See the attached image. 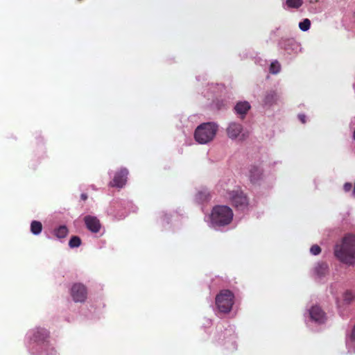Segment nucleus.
Returning a JSON list of instances; mask_svg holds the SVG:
<instances>
[{"label":"nucleus","instance_id":"obj_29","mask_svg":"<svg viewBox=\"0 0 355 355\" xmlns=\"http://www.w3.org/2000/svg\"><path fill=\"white\" fill-rule=\"evenodd\" d=\"M352 184L350 182H346L343 185V189L345 192H349L352 190Z\"/></svg>","mask_w":355,"mask_h":355},{"label":"nucleus","instance_id":"obj_10","mask_svg":"<svg viewBox=\"0 0 355 355\" xmlns=\"http://www.w3.org/2000/svg\"><path fill=\"white\" fill-rule=\"evenodd\" d=\"M87 288L82 284H74L71 288V295L75 302H84L87 298Z\"/></svg>","mask_w":355,"mask_h":355},{"label":"nucleus","instance_id":"obj_11","mask_svg":"<svg viewBox=\"0 0 355 355\" xmlns=\"http://www.w3.org/2000/svg\"><path fill=\"white\" fill-rule=\"evenodd\" d=\"M226 132L228 137L232 140L238 138L243 139L245 136L243 125L237 122L230 123L227 127Z\"/></svg>","mask_w":355,"mask_h":355},{"label":"nucleus","instance_id":"obj_33","mask_svg":"<svg viewBox=\"0 0 355 355\" xmlns=\"http://www.w3.org/2000/svg\"><path fill=\"white\" fill-rule=\"evenodd\" d=\"M80 198L83 200H86L87 199V195L86 193H82L80 196Z\"/></svg>","mask_w":355,"mask_h":355},{"label":"nucleus","instance_id":"obj_23","mask_svg":"<svg viewBox=\"0 0 355 355\" xmlns=\"http://www.w3.org/2000/svg\"><path fill=\"white\" fill-rule=\"evenodd\" d=\"M303 4V0H286V5L289 8L298 9Z\"/></svg>","mask_w":355,"mask_h":355},{"label":"nucleus","instance_id":"obj_15","mask_svg":"<svg viewBox=\"0 0 355 355\" xmlns=\"http://www.w3.org/2000/svg\"><path fill=\"white\" fill-rule=\"evenodd\" d=\"M251 106L248 101H241L234 106V111L240 119H243Z\"/></svg>","mask_w":355,"mask_h":355},{"label":"nucleus","instance_id":"obj_31","mask_svg":"<svg viewBox=\"0 0 355 355\" xmlns=\"http://www.w3.org/2000/svg\"><path fill=\"white\" fill-rule=\"evenodd\" d=\"M255 62L260 64L261 66H264L266 64V60H263L261 58H257Z\"/></svg>","mask_w":355,"mask_h":355},{"label":"nucleus","instance_id":"obj_37","mask_svg":"<svg viewBox=\"0 0 355 355\" xmlns=\"http://www.w3.org/2000/svg\"><path fill=\"white\" fill-rule=\"evenodd\" d=\"M352 137H353V139L355 141V130L353 132Z\"/></svg>","mask_w":355,"mask_h":355},{"label":"nucleus","instance_id":"obj_13","mask_svg":"<svg viewBox=\"0 0 355 355\" xmlns=\"http://www.w3.org/2000/svg\"><path fill=\"white\" fill-rule=\"evenodd\" d=\"M84 223L86 227L92 233H98L101 228L100 220L94 216H85Z\"/></svg>","mask_w":355,"mask_h":355},{"label":"nucleus","instance_id":"obj_3","mask_svg":"<svg viewBox=\"0 0 355 355\" xmlns=\"http://www.w3.org/2000/svg\"><path fill=\"white\" fill-rule=\"evenodd\" d=\"M334 255L342 263L349 266L355 264V235L347 234L340 244L334 247Z\"/></svg>","mask_w":355,"mask_h":355},{"label":"nucleus","instance_id":"obj_24","mask_svg":"<svg viewBox=\"0 0 355 355\" xmlns=\"http://www.w3.org/2000/svg\"><path fill=\"white\" fill-rule=\"evenodd\" d=\"M269 71L272 74H277L281 71V64L277 60L272 61L270 64Z\"/></svg>","mask_w":355,"mask_h":355},{"label":"nucleus","instance_id":"obj_36","mask_svg":"<svg viewBox=\"0 0 355 355\" xmlns=\"http://www.w3.org/2000/svg\"><path fill=\"white\" fill-rule=\"evenodd\" d=\"M125 215H121V216L119 217V218H118V219H119V220H120V219H122V218H125Z\"/></svg>","mask_w":355,"mask_h":355},{"label":"nucleus","instance_id":"obj_27","mask_svg":"<svg viewBox=\"0 0 355 355\" xmlns=\"http://www.w3.org/2000/svg\"><path fill=\"white\" fill-rule=\"evenodd\" d=\"M321 249L319 245H313L310 248V252L313 255H318L320 253Z\"/></svg>","mask_w":355,"mask_h":355},{"label":"nucleus","instance_id":"obj_12","mask_svg":"<svg viewBox=\"0 0 355 355\" xmlns=\"http://www.w3.org/2000/svg\"><path fill=\"white\" fill-rule=\"evenodd\" d=\"M128 175V169L122 168L119 172L116 173L112 182H110V184L112 187L122 188L125 184Z\"/></svg>","mask_w":355,"mask_h":355},{"label":"nucleus","instance_id":"obj_6","mask_svg":"<svg viewBox=\"0 0 355 355\" xmlns=\"http://www.w3.org/2000/svg\"><path fill=\"white\" fill-rule=\"evenodd\" d=\"M234 295L233 293L227 289L222 290L215 299L216 305L219 313H227L234 304Z\"/></svg>","mask_w":355,"mask_h":355},{"label":"nucleus","instance_id":"obj_19","mask_svg":"<svg viewBox=\"0 0 355 355\" xmlns=\"http://www.w3.org/2000/svg\"><path fill=\"white\" fill-rule=\"evenodd\" d=\"M69 233L67 227L65 225H60L53 230V234L58 239L65 238Z\"/></svg>","mask_w":355,"mask_h":355},{"label":"nucleus","instance_id":"obj_17","mask_svg":"<svg viewBox=\"0 0 355 355\" xmlns=\"http://www.w3.org/2000/svg\"><path fill=\"white\" fill-rule=\"evenodd\" d=\"M329 272L328 264L325 262H318L314 267V273L320 279Z\"/></svg>","mask_w":355,"mask_h":355},{"label":"nucleus","instance_id":"obj_26","mask_svg":"<svg viewBox=\"0 0 355 355\" xmlns=\"http://www.w3.org/2000/svg\"><path fill=\"white\" fill-rule=\"evenodd\" d=\"M299 28L302 31H307L311 28V21L310 19L306 18L304 19L302 21L299 23Z\"/></svg>","mask_w":355,"mask_h":355},{"label":"nucleus","instance_id":"obj_1","mask_svg":"<svg viewBox=\"0 0 355 355\" xmlns=\"http://www.w3.org/2000/svg\"><path fill=\"white\" fill-rule=\"evenodd\" d=\"M26 347L31 355H56L55 347L50 343L49 331L42 327H36L28 331Z\"/></svg>","mask_w":355,"mask_h":355},{"label":"nucleus","instance_id":"obj_35","mask_svg":"<svg viewBox=\"0 0 355 355\" xmlns=\"http://www.w3.org/2000/svg\"><path fill=\"white\" fill-rule=\"evenodd\" d=\"M206 322H205V324L207 325V326H209L211 324V320L210 319H205Z\"/></svg>","mask_w":355,"mask_h":355},{"label":"nucleus","instance_id":"obj_7","mask_svg":"<svg viewBox=\"0 0 355 355\" xmlns=\"http://www.w3.org/2000/svg\"><path fill=\"white\" fill-rule=\"evenodd\" d=\"M228 198L237 211L244 212L248 209V198L241 189L229 191Z\"/></svg>","mask_w":355,"mask_h":355},{"label":"nucleus","instance_id":"obj_5","mask_svg":"<svg viewBox=\"0 0 355 355\" xmlns=\"http://www.w3.org/2000/svg\"><path fill=\"white\" fill-rule=\"evenodd\" d=\"M304 318L306 325L313 330V325L323 324L327 320L325 313L318 305L312 306L308 309L304 313Z\"/></svg>","mask_w":355,"mask_h":355},{"label":"nucleus","instance_id":"obj_20","mask_svg":"<svg viewBox=\"0 0 355 355\" xmlns=\"http://www.w3.org/2000/svg\"><path fill=\"white\" fill-rule=\"evenodd\" d=\"M42 231V224L38 220H33L31 223V232L33 235H39Z\"/></svg>","mask_w":355,"mask_h":355},{"label":"nucleus","instance_id":"obj_16","mask_svg":"<svg viewBox=\"0 0 355 355\" xmlns=\"http://www.w3.org/2000/svg\"><path fill=\"white\" fill-rule=\"evenodd\" d=\"M262 176V168L259 166L251 165L249 169V178L252 183H257Z\"/></svg>","mask_w":355,"mask_h":355},{"label":"nucleus","instance_id":"obj_25","mask_svg":"<svg viewBox=\"0 0 355 355\" xmlns=\"http://www.w3.org/2000/svg\"><path fill=\"white\" fill-rule=\"evenodd\" d=\"M81 245V239L78 236H73L69 241V245L71 248H78Z\"/></svg>","mask_w":355,"mask_h":355},{"label":"nucleus","instance_id":"obj_4","mask_svg":"<svg viewBox=\"0 0 355 355\" xmlns=\"http://www.w3.org/2000/svg\"><path fill=\"white\" fill-rule=\"evenodd\" d=\"M218 125L215 122L202 123L194 131V139L200 144L211 142L216 135Z\"/></svg>","mask_w":355,"mask_h":355},{"label":"nucleus","instance_id":"obj_28","mask_svg":"<svg viewBox=\"0 0 355 355\" xmlns=\"http://www.w3.org/2000/svg\"><path fill=\"white\" fill-rule=\"evenodd\" d=\"M126 205L128 207V209L129 211H136V207L132 203V202H127Z\"/></svg>","mask_w":355,"mask_h":355},{"label":"nucleus","instance_id":"obj_22","mask_svg":"<svg viewBox=\"0 0 355 355\" xmlns=\"http://www.w3.org/2000/svg\"><path fill=\"white\" fill-rule=\"evenodd\" d=\"M355 299L354 293L351 291H346L343 293V302L345 304H351Z\"/></svg>","mask_w":355,"mask_h":355},{"label":"nucleus","instance_id":"obj_21","mask_svg":"<svg viewBox=\"0 0 355 355\" xmlns=\"http://www.w3.org/2000/svg\"><path fill=\"white\" fill-rule=\"evenodd\" d=\"M196 198L198 202H204L209 200L210 194L207 190L200 191L197 193Z\"/></svg>","mask_w":355,"mask_h":355},{"label":"nucleus","instance_id":"obj_8","mask_svg":"<svg viewBox=\"0 0 355 355\" xmlns=\"http://www.w3.org/2000/svg\"><path fill=\"white\" fill-rule=\"evenodd\" d=\"M279 46L285 55L289 56H295L301 51L300 44L293 38H282L279 42Z\"/></svg>","mask_w":355,"mask_h":355},{"label":"nucleus","instance_id":"obj_34","mask_svg":"<svg viewBox=\"0 0 355 355\" xmlns=\"http://www.w3.org/2000/svg\"><path fill=\"white\" fill-rule=\"evenodd\" d=\"M350 196L353 198H355V182H354V189H353Z\"/></svg>","mask_w":355,"mask_h":355},{"label":"nucleus","instance_id":"obj_30","mask_svg":"<svg viewBox=\"0 0 355 355\" xmlns=\"http://www.w3.org/2000/svg\"><path fill=\"white\" fill-rule=\"evenodd\" d=\"M161 218L162 220V223H164L165 221L167 224L169 223V221H168V218L167 216V214L164 212H162L161 214Z\"/></svg>","mask_w":355,"mask_h":355},{"label":"nucleus","instance_id":"obj_18","mask_svg":"<svg viewBox=\"0 0 355 355\" xmlns=\"http://www.w3.org/2000/svg\"><path fill=\"white\" fill-rule=\"evenodd\" d=\"M346 346L349 353H355V325L350 335L346 338Z\"/></svg>","mask_w":355,"mask_h":355},{"label":"nucleus","instance_id":"obj_14","mask_svg":"<svg viewBox=\"0 0 355 355\" xmlns=\"http://www.w3.org/2000/svg\"><path fill=\"white\" fill-rule=\"evenodd\" d=\"M279 96L276 90L267 91L263 98V104L266 107H271L279 101Z\"/></svg>","mask_w":355,"mask_h":355},{"label":"nucleus","instance_id":"obj_9","mask_svg":"<svg viewBox=\"0 0 355 355\" xmlns=\"http://www.w3.org/2000/svg\"><path fill=\"white\" fill-rule=\"evenodd\" d=\"M235 338L234 328L229 326L225 329L223 338L222 339V341H224L223 344L225 346L226 349L230 351L236 349L237 345Z\"/></svg>","mask_w":355,"mask_h":355},{"label":"nucleus","instance_id":"obj_32","mask_svg":"<svg viewBox=\"0 0 355 355\" xmlns=\"http://www.w3.org/2000/svg\"><path fill=\"white\" fill-rule=\"evenodd\" d=\"M306 115L304 114H300L298 115V119L302 123H304L306 122Z\"/></svg>","mask_w":355,"mask_h":355},{"label":"nucleus","instance_id":"obj_2","mask_svg":"<svg viewBox=\"0 0 355 355\" xmlns=\"http://www.w3.org/2000/svg\"><path fill=\"white\" fill-rule=\"evenodd\" d=\"M233 216V211L228 206L216 205L212 209L211 213L205 216V220L211 228L221 230L232 222Z\"/></svg>","mask_w":355,"mask_h":355}]
</instances>
